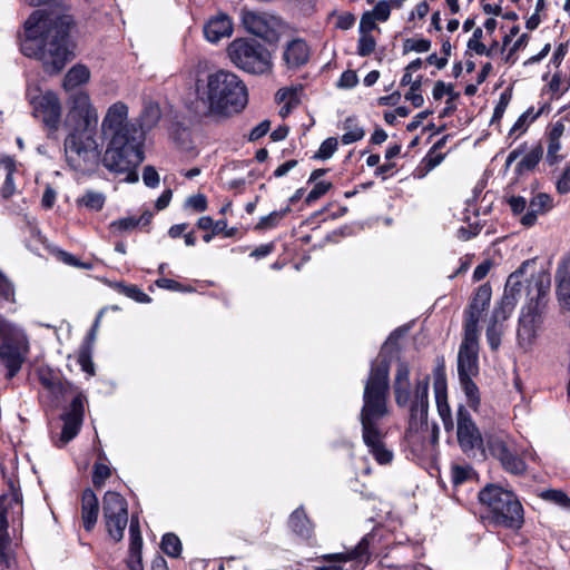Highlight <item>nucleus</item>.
<instances>
[{"label": "nucleus", "instance_id": "nucleus-36", "mask_svg": "<svg viewBox=\"0 0 570 570\" xmlns=\"http://www.w3.org/2000/svg\"><path fill=\"white\" fill-rule=\"evenodd\" d=\"M344 134L341 138L344 145H351L364 138L365 131L355 117H347L343 124Z\"/></svg>", "mask_w": 570, "mask_h": 570}, {"label": "nucleus", "instance_id": "nucleus-64", "mask_svg": "<svg viewBox=\"0 0 570 570\" xmlns=\"http://www.w3.org/2000/svg\"><path fill=\"white\" fill-rule=\"evenodd\" d=\"M557 190L560 194L570 191V166L566 167L562 175L557 181Z\"/></svg>", "mask_w": 570, "mask_h": 570}, {"label": "nucleus", "instance_id": "nucleus-49", "mask_svg": "<svg viewBox=\"0 0 570 570\" xmlns=\"http://www.w3.org/2000/svg\"><path fill=\"white\" fill-rule=\"evenodd\" d=\"M483 37V31L481 28H476L473 31L472 37L468 41V49L474 51L476 55H487L489 56V50L482 43L481 39Z\"/></svg>", "mask_w": 570, "mask_h": 570}, {"label": "nucleus", "instance_id": "nucleus-4", "mask_svg": "<svg viewBox=\"0 0 570 570\" xmlns=\"http://www.w3.org/2000/svg\"><path fill=\"white\" fill-rule=\"evenodd\" d=\"M429 376L417 380L415 383L413 400L410 403L409 424L405 432V441L415 455L425 454L434 446L439 438V429L435 424L430 428L429 414Z\"/></svg>", "mask_w": 570, "mask_h": 570}, {"label": "nucleus", "instance_id": "nucleus-62", "mask_svg": "<svg viewBox=\"0 0 570 570\" xmlns=\"http://www.w3.org/2000/svg\"><path fill=\"white\" fill-rule=\"evenodd\" d=\"M40 382L45 387H47L53 393L60 392L62 390V384L59 382L57 377L52 376L50 373H41Z\"/></svg>", "mask_w": 570, "mask_h": 570}, {"label": "nucleus", "instance_id": "nucleus-40", "mask_svg": "<svg viewBox=\"0 0 570 570\" xmlns=\"http://www.w3.org/2000/svg\"><path fill=\"white\" fill-rule=\"evenodd\" d=\"M514 307L515 304L513 302L502 297L493 308L489 322L503 326L504 321H507L510 317Z\"/></svg>", "mask_w": 570, "mask_h": 570}, {"label": "nucleus", "instance_id": "nucleus-16", "mask_svg": "<svg viewBox=\"0 0 570 570\" xmlns=\"http://www.w3.org/2000/svg\"><path fill=\"white\" fill-rule=\"evenodd\" d=\"M456 438L461 450L465 454L475 455L476 451L484 452V439L471 414L463 405H460L456 411Z\"/></svg>", "mask_w": 570, "mask_h": 570}, {"label": "nucleus", "instance_id": "nucleus-28", "mask_svg": "<svg viewBox=\"0 0 570 570\" xmlns=\"http://www.w3.org/2000/svg\"><path fill=\"white\" fill-rule=\"evenodd\" d=\"M553 207V199L549 194L539 193L529 203L527 213L521 217L520 223L524 227H531L537 223L539 215H544Z\"/></svg>", "mask_w": 570, "mask_h": 570}, {"label": "nucleus", "instance_id": "nucleus-39", "mask_svg": "<svg viewBox=\"0 0 570 570\" xmlns=\"http://www.w3.org/2000/svg\"><path fill=\"white\" fill-rule=\"evenodd\" d=\"M543 156V148L540 144L534 146L529 153H527L520 163L517 165V173L522 174L530 171L537 167Z\"/></svg>", "mask_w": 570, "mask_h": 570}, {"label": "nucleus", "instance_id": "nucleus-55", "mask_svg": "<svg viewBox=\"0 0 570 570\" xmlns=\"http://www.w3.org/2000/svg\"><path fill=\"white\" fill-rule=\"evenodd\" d=\"M121 293L139 303L150 302V297L135 285L122 286Z\"/></svg>", "mask_w": 570, "mask_h": 570}, {"label": "nucleus", "instance_id": "nucleus-3", "mask_svg": "<svg viewBox=\"0 0 570 570\" xmlns=\"http://www.w3.org/2000/svg\"><path fill=\"white\" fill-rule=\"evenodd\" d=\"M197 97L213 115L230 116L242 111L248 101L243 80L230 71L218 70L207 76L205 83H197Z\"/></svg>", "mask_w": 570, "mask_h": 570}, {"label": "nucleus", "instance_id": "nucleus-33", "mask_svg": "<svg viewBox=\"0 0 570 570\" xmlns=\"http://www.w3.org/2000/svg\"><path fill=\"white\" fill-rule=\"evenodd\" d=\"M89 79L90 70L85 65H76L66 73L62 87L66 91H70L87 83Z\"/></svg>", "mask_w": 570, "mask_h": 570}, {"label": "nucleus", "instance_id": "nucleus-61", "mask_svg": "<svg viewBox=\"0 0 570 570\" xmlns=\"http://www.w3.org/2000/svg\"><path fill=\"white\" fill-rule=\"evenodd\" d=\"M78 363L81 366V370L86 372L89 376L95 374V366L91 361L90 353L87 350H83L78 355Z\"/></svg>", "mask_w": 570, "mask_h": 570}, {"label": "nucleus", "instance_id": "nucleus-37", "mask_svg": "<svg viewBox=\"0 0 570 570\" xmlns=\"http://www.w3.org/2000/svg\"><path fill=\"white\" fill-rule=\"evenodd\" d=\"M460 384L461 387L466 396V403L468 405L474 410L478 411L481 400H480V393L476 384L472 381V376H461Z\"/></svg>", "mask_w": 570, "mask_h": 570}, {"label": "nucleus", "instance_id": "nucleus-7", "mask_svg": "<svg viewBox=\"0 0 570 570\" xmlns=\"http://www.w3.org/2000/svg\"><path fill=\"white\" fill-rule=\"evenodd\" d=\"M227 55L235 67L248 73H268L273 67L269 50L252 39L233 40L227 47Z\"/></svg>", "mask_w": 570, "mask_h": 570}, {"label": "nucleus", "instance_id": "nucleus-18", "mask_svg": "<svg viewBox=\"0 0 570 570\" xmlns=\"http://www.w3.org/2000/svg\"><path fill=\"white\" fill-rule=\"evenodd\" d=\"M479 333L464 332V340L458 354V373L461 376H474L479 372Z\"/></svg>", "mask_w": 570, "mask_h": 570}, {"label": "nucleus", "instance_id": "nucleus-10", "mask_svg": "<svg viewBox=\"0 0 570 570\" xmlns=\"http://www.w3.org/2000/svg\"><path fill=\"white\" fill-rule=\"evenodd\" d=\"M66 159L76 170L94 167L99 159L95 132H69L65 139Z\"/></svg>", "mask_w": 570, "mask_h": 570}, {"label": "nucleus", "instance_id": "nucleus-47", "mask_svg": "<svg viewBox=\"0 0 570 570\" xmlns=\"http://www.w3.org/2000/svg\"><path fill=\"white\" fill-rule=\"evenodd\" d=\"M376 47V40L372 35L360 33L357 42V55L361 57L370 56Z\"/></svg>", "mask_w": 570, "mask_h": 570}, {"label": "nucleus", "instance_id": "nucleus-35", "mask_svg": "<svg viewBox=\"0 0 570 570\" xmlns=\"http://www.w3.org/2000/svg\"><path fill=\"white\" fill-rule=\"evenodd\" d=\"M550 105L543 104L538 110H535L533 107L528 108L514 122L510 130V135L513 134H523L529 125L533 122L540 115L548 114L550 111Z\"/></svg>", "mask_w": 570, "mask_h": 570}, {"label": "nucleus", "instance_id": "nucleus-41", "mask_svg": "<svg viewBox=\"0 0 570 570\" xmlns=\"http://www.w3.org/2000/svg\"><path fill=\"white\" fill-rule=\"evenodd\" d=\"M540 498L544 501L554 503L558 507L570 510V498L562 490L549 489L540 493Z\"/></svg>", "mask_w": 570, "mask_h": 570}, {"label": "nucleus", "instance_id": "nucleus-2", "mask_svg": "<svg viewBox=\"0 0 570 570\" xmlns=\"http://www.w3.org/2000/svg\"><path fill=\"white\" fill-rule=\"evenodd\" d=\"M389 374L390 364L385 358H377L371 364L360 414L363 442L380 464H387L393 459V453L384 444L386 430L382 423L389 414Z\"/></svg>", "mask_w": 570, "mask_h": 570}, {"label": "nucleus", "instance_id": "nucleus-57", "mask_svg": "<svg viewBox=\"0 0 570 570\" xmlns=\"http://www.w3.org/2000/svg\"><path fill=\"white\" fill-rule=\"evenodd\" d=\"M560 149L561 141H548L546 159L550 166L558 164L562 159V156L559 154Z\"/></svg>", "mask_w": 570, "mask_h": 570}, {"label": "nucleus", "instance_id": "nucleus-51", "mask_svg": "<svg viewBox=\"0 0 570 570\" xmlns=\"http://www.w3.org/2000/svg\"><path fill=\"white\" fill-rule=\"evenodd\" d=\"M110 468L102 463H96L92 472V483L96 488H101L105 481L110 476Z\"/></svg>", "mask_w": 570, "mask_h": 570}, {"label": "nucleus", "instance_id": "nucleus-25", "mask_svg": "<svg viewBox=\"0 0 570 570\" xmlns=\"http://www.w3.org/2000/svg\"><path fill=\"white\" fill-rule=\"evenodd\" d=\"M309 56V46L301 38L287 42L283 51V60L288 69H298L306 65Z\"/></svg>", "mask_w": 570, "mask_h": 570}, {"label": "nucleus", "instance_id": "nucleus-58", "mask_svg": "<svg viewBox=\"0 0 570 570\" xmlns=\"http://www.w3.org/2000/svg\"><path fill=\"white\" fill-rule=\"evenodd\" d=\"M406 50L415 52H426L431 48V41L428 39H407L404 45Z\"/></svg>", "mask_w": 570, "mask_h": 570}, {"label": "nucleus", "instance_id": "nucleus-32", "mask_svg": "<svg viewBox=\"0 0 570 570\" xmlns=\"http://www.w3.org/2000/svg\"><path fill=\"white\" fill-rule=\"evenodd\" d=\"M288 525L293 532L302 538L307 539L312 535L313 525L303 507H299L292 512L288 518Z\"/></svg>", "mask_w": 570, "mask_h": 570}, {"label": "nucleus", "instance_id": "nucleus-30", "mask_svg": "<svg viewBox=\"0 0 570 570\" xmlns=\"http://www.w3.org/2000/svg\"><path fill=\"white\" fill-rule=\"evenodd\" d=\"M368 537L365 535L356 547L346 552L328 553L322 556V559L328 562L345 563L348 561L363 562L368 560Z\"/></svg>", "mask_w": 570, "mask_h": 570}, {"label": "nucleus", "instance_id": "nucleus-60", "mask_svg": "<svg viewBox=\"0 0 570 570\" xmlns=\"http://www.w3.org/2000/svg\"><path fill=\"white\" fill-rule=\"evenodd\" d=\"M186 206L196 212H204L207 208V198L203 194L193 195L187 198Z\"/></svg>", "mask_w": 570, "mask_h": 570}, {"label": "nucleus", "instance_id": "nucleus-21", "mask_svg": "<svg viewBox=\"0 0 570 570\" xmlns=\"http://www.w3.org/2000/svg\"><path fill=\"white\" fill-rule=\"evenodd\" d=\"M85 413V396L78 394L70 403L69 411L62 415L63 428L61 432V441L68 443L79 432Z\"/></svg>", "mask_w": 570, "mask_h": 570}, {"label": "nucleus", "instance_id": "nucleus-63", "mask_svg": "<svg viewBox=\"0 0 570 570\" xmlns=\"http://www.w3.org/2000/svg\"><path fill=\"white\" fill-rule=\"evenodd\" d=\"M375 20L370 12L364 13L360 21V33L371 35L373 30L377 29Z\"/></svg>", "mask_w": 570, "mask_h": 570}, {"label": "nucleus", "instance_id": "nucleus-15", "mask_svg": "<svg viewBox=\"0 0 570 570\" xmlns=\"http://www.w3.org/2000/svg\"><path fill=\"white\" fill-rule=\"evenodd\" d=\"M240 21L248 33H252L265 41L273 42L278 39V31L282 22L275 16L243 8Z\"/></svg>", "mask_w": 570, "mask_h": 570}, {"label": "nucleus", "instance_id": "nucleus-26", "mask_svg": "<svg viewBox=\"0 0 570 570\" xmlns=\"http://www.w3.org/2000/svg\"><path fill=\"white\" fill-rule=\"evenodd\" d=\"M129 554L127 558V567L130 570H144L141 549L142 538L139 529V520L131 517L129 524Z\"/></svg>", "mask_w": 570, "mask_h": 570}, {"label": "nucleus", "instance_id": "nucleus-17", "mask_svg": "<svg viewBox=\"0 0 570 570\" xmlns=\"http://www.w3.org/2000/svg\"><path fill=\"white\" fill-rule=\"evenodd\" d=\"M541 324L542 316L538 303L531 301L522 307L517 330L518 345L523 352H530L534 346Z\"/></svg>", "mask_w": 570, "mask_h": 570}, {"label": "nucleus", "instance_id": "nucleus-5", "mask_svg": "<svg viewBox=\"0 0 570 570\" xmlns=\"http://www.w3.org/2000/svg\"><path fill=\"white\" fill-rule=\"evenodd\" d=\"M479 501L494 525L520 529L523 524V508L512 491L488 484L479 492Z\"/></svg>", "mask_w": 570, "mask_h": 570}, {"label": "nucleus", "instance_id": "nucleus-24", "mask_svg": "<svg viewBox=\"0 0 570 570\" xmlns=\"http://www.w3.org/2000/svg\"><path fill=\"white\" fill-rule=\"evenodd\" d=\"M233 30L232 18L227 13L217 12L205 23L204 36L209 42L217 43L223 38H229Z\"/></svg>", "mask_w": 570, "mask_h": 570}, {"label": "nucleus", "instance_id": "nucleus-52", "mask_svg": "<svg viewBox=\"0 0 570 570\" xmlns=\"http://www.w3.org/2000/svg\"><path fill=\"white\" fill-rule=\"evenodd\" d=\"M6 168H7L8 173L6 175V179L1 187L0 193H1V196L7 199V198L11 197L16 190L13 177H12L13 164L10 159H8Z\"/></svg>", "mask_w": 570, "mask_h": 570}, {"label": "nucleus", "instance_id": "nucleus-6", "mask_svg": "<svg viewBox=\"0 0 570 570\" xmlns=\"http://www.w3.org/2000/svg\"><path fill=\"white\" fill-rule=\"evenodd\" d=\"M107 148L101 158V163L110 173H127L126 181L136 183L138 175L132 170L144 160L141 149V139H119L117 144L114 140H107Z\"/></svg>", "mask_w": 570, "mask_h": 570}, {"label": "nucleus", "instance_id": "nucleus-29", "mask_svg": "<svg viewBox=\"0 0 570 570\" xmlns=\"http://www.w3.org/2000/svg\"><path fill=\"white\" fill-rule=\"evenodd\" d=\"M99 514V501L91 489H86L81 495V520L86 531H91Z\"/></svg>", "mask_w": 570, "mask_h": 570}, {"label": "nucleus", "instance_id": "nucleus-54", "mask_svg": "<svg viewBox=\"0 0 570 570\" xmlns=\"http://www.w3.org/2000/svg\"><path fill=\"white\" fill-rule=\"evenodd\" d=\"M421 88V80H415L410 87V91L405 95V99L411 101L415 108H419L423 105L424 99L423 96L419 92Z\"/></svg>", "mask_w": 570, "mask_h": 570}, {"label": "nucleus", "instance_id": "nucleus-44", "mask_svg": "<svg viewBox=\"0 0 570 570\" xmlns=\"http://www.w3.org/2000/svg\"><path fill=\"white\" fill-rule=\"evenodd\" d=\"M288 212H289L288 207L285 209H282V210L272 212L267 216H264L259 219L256 228L271 229V228L276 227Z\"/></svg>", "mask_w": 570, "mask_h": 570}, {"label": "nucleus", "instance_id": "nucleus-19", "mask_svg": "<svg viewBox=\"0 0 570 570\" xmlns=\"http://www.w3.org/2000/svg\"><path fill=\"white\" fill-rule=\"evenodd\" d=\"M492 289L489 284L478 287L473 298L464 312V332L479 333V322L483 312L489 307Z\"/></svg>", "mask_w": 570, "mask_h": 570}, {"label": "nucleus", "instance_id": "nucleus-42", "mask_svg": "<svg viewBox=\"0 0 570 570\" xmlns=\"http://www.w3.org/2000/svg\"><path fill=\"white\" fill-rule=\"evenodd\" d=\"M139 225L137 217L129 216L109 224V229L114 235H120L122 233L131 232Z\"/></svg>", "mask_w": 570, "mask_h": 570}, {"label": "nucleus", "instance_id": "nucleus-45", "mask_svg": "<svg viewBox=\"0 0 570 570\" xmlns=\"http://www.w3.org/2000/svg\"><path fill=\"white\" fill-rule=\"evenodd\" d=\"M533 285L537 291V301L543 297L550 289L551 278L546 272H540L532 278Z\"/></svg>", "mask_w": 570, "mask_h": 570}, {"label": "nucleus", "instance_id": "nucleus-43", "mask_svg": "<svg viewBox=\"0 0 570 570\" xmlns=\"http://www.w3.org/2000/svg\"><path fill=\"white\" fill-rule=\"evenodd\" d=\"M161 549L169 557H178L181 552V542L174 533H167L163 537Z\"/></svg>", "mask_w": 570, "mask_h": 570}, {"label": "nucleus", "instance_id": "nucleus-20", "mask_svg": "<svg viewBox=\"0 0 570 570\" xmlns=\"http://www.w3.org/2000/svg\"><path fill=\"white\" fill-rule=\"evenodd\" d=\"M13 508L20 509L19 500L12 494H0V559L6 566L11 561L9 553L11 538L8 532V517L9 511Z\"/></svg>", "mask_w": 570, "mask_h": 570}, {"label": "nucleus", "instance_id": "nucleus-9", "mask_svg": "<svg viewBox=\"0 0 570 570\" xmlns=\"http://www.w3.org/2000/svg\"><path fill=\"white\" fill-rule=\"evenodd\" d=\"M26 97L32 108V116L42 121L49 136L56 134L61 124L62 107L53 91H41L37 85H28Z\"/></svg>", "mask_w": 570, "mask_h": 570}, {"label": "nucleus", "instance_id": "nucleus-11", "mask_svg": "<svg viewBox=\"0 0 570 570\" xmlns=\"http://www.w3.org/2000/svg\"><path fill=\"white\" fill-rule=\"evenodd\" d=\"M65 125L70 129V132L96 131L98 112L87 92L77 91L69 96Z\"/></svg>", "mask_w": 570, "mask_h": 570}, {"label": "nucleus", "instance_id": "nucleus-23", "mask_svg": "<svg viewBox=\"0 0 570 570\" xmlns=\"http://www.w3.org/2000/svg\"><path fill=\"white\" fill-rule=\"evenodd\" d=\"M410 372L407 363L403 361L397 363L393 381V392L395 402L400 407L407 406L413 400Z\"/></svg>", "mask_w": 570, "mask_h": 570}, {"label": "nucleus", "instance_id": "nucleus-13", "mask_svg": "<svg viewBox=\"0 0 570 570\" xmlns=\"http://www.w3.org/2000/svg\"><path fill=\"white\" fill-rule=\"evenodd\" d=\"M101 131L105 139L114 140V144L119 139H141L135 125L129 122L128 106L122 101L109 106L101 122Z\"/></svg>", "mask_w": 570, "mask_h": 570}, {"label": "nucleus", "instance_id": "nucleus-53", "mask_svg": "<svg viewBox=\"0 0 570 570\" xmlns=\"http://www.w3.org/2000/svg\"><path fill=\"white\" fill-rule=\"evenodd\" d=\"M332 187V184L328 181H318L314 185L312 190L307 194L306 203L311 204L321 198L323 195H325L330 188Z\"/></svg>", "mask_w": 570, "mask_h": 570}, {"label": "nucleus", "instance_id": "nucleus-12", "mask_svg": "<svg viewBox=\"0 0 570 570\" xmlns=\"http://www.w3.org/2000/svg\"><path fill=\"white\" fill-rule=\"evenodd\" d=\"M29 350L28 335L20 326L1 342L0 367L6 370L7 379H12L21 370Z\"/></svg>", "mask_w": 570, "mask_h": 570}, {"label": "nucleus", "instance_id": "nucleus-31", "mask_svg": "<svg viewBox=\"0 0 570 570\" xmlns=\"http://www.w3.org/2000/svg\"><path fill=\"white\" fill-rule=\"evenodd\" d=\"M529 261L523 262L515 272L509 275L504 286V293L502 296L503 298H508L509 301L517 304L522 291L521 278L524 275L525 268L529 266Z\"/></svg>", "mask_w": 570, "mask_h": 570}, {"label": "nucleus", "instance_id": "nucleus-50", "mask_svg": "<svg viewBox=\"0 0 570 570\" xmlns=\"http://www.w3.org/2000/svg\"><path fill=\"white\" fill-rule=\"evenodd\" d=\"M337 145H338V141L334 137H330V138L325 139L321 144L317 153L315 154V158H318V159L331 158L333 156V154L336 151Z\"/></svg>", "mask_w": 570, "mask_h": 570}, {"label": "nucleus", "instance_id": "nucleus-48", "mask_svg": "<svg viewBox=\"0 0 570 570\" xmlns=\"http://www.w3.org/2000/svg\"><path fill=\"white\" fill-rule=\"evenodd\" d=\"M301 89L298 88H281L276 95L275 99L278 104H293L298 105L299 104V94Z\"/></svg>", "mask_w": 570, "mask_h": 570}, {"label": "nucleus", "instance_id": "nucleus-8", "mask_svg": "<svg viewBox=\"0 0 570 570\" xmlns=\"http://www.w3.org/2000/svg\"><path fill=\"white\" fill-rule=\"evenodd\" d=\"M485 444L491 455L500 461L502 468L511 474H523L527 471L524 458L535 460V454L523 451L519 455L513 438L507 432L492 431L485 433Z\"/></svg>", "mask_w": 570, "mask_h": 570}, {"label": "nucleus", "instance_id": "nucleus-22", "mask_svg": "<svg viewBox=\"0 0 570 570\" xmlns=\"http://www.w3.org/2000/svg\"><path fill=\"white\" fill-rule=\"evenodd\" d=\"M433 390L435 394L438 413L442 420L444 430L450 432L454 428V422L452 419L451 407L448 402L445 376L441 370H438L434 373Z\"/></svg>", "mask_w": 570, "mask_h": 570}, {"label": "nucleus", "instance_id": "nucleus-34", "mask_svg": "<svg viewBox=\"0 0 570 570\" xmlns=\"http://www.w3.org/2000/svg\"><path fill=\"white\" fill-rule=\"evenodd\" d=\"M161 117V110L158 104L154 101H146L138 118L140 129L148 131L157 126Z\"/></svg>", "mask_w": 570, "mask_h": 570}, {"label": "nucleus", "instance_id": "nucleus-1", "mask_svg": "<svg viewBox=\"0 0 570 570\" xmlns=\"http://www.w3.org/2000/svg\"><path fill=\"white\" fill-rule=\"evenodd\" d=\"M71 18L58 11L37 10L26 21L24 56L42 62L48 73L61 71L69 59L68 35Z\"/></svg>", "mask_w": 570, "mask_h": 570}, {"label": "nucleus", "instance_id": "nucleus-59", "mask_svg": "<svg viewBox=\"0 0 570 570\" xmlns=\"http://www.w3.org/2000/svg\"><path fill=\"white\" fill-rule=\"evenodd\" d=\"M144 184L148 187L155 188L159 184V175L153 166H146L142 171Z\"/></svg>", "mask_w": 570, "mask_h": 570}, {"label": "nucleus", "instance_id": "nucleus-27", "mask_svg": "<svg viewBox=\"0 0 570 570\" xmlns=\"http://www.w3.org/2000/svg\"><path fill=\"white\" fill-rule=\"evenodd\" d=\"M556 294L562 311H570V258H564L556 272Z\"/></svg>", "mask_w": 570, "mask_h": 570}, {"label": "nucleus", "instance_id": "nucleus-56", "mask_svg": "<svg viewBox=\"0 0 570 570\" xmlns=\"http://www.w3.org/2000/svg\"><path fill=\"white\" fill-rule=\"evenodd\" d=\"M471 473L470 465H454L452 466V481L454 484H461L470 478Z\"/></svg>", "mask_w": 570, "mask_h": 570}, {"label": "nucleus", "instance_id": "nucleus-46", "mask_svg": "<svg viewBox=\"0 0 570 570\" xmlns=\"http://www.w3.org/2000/svg\"><path fill=\"white\" fill-rule=\"evenodd\" d=\"M503 334V326L490 323L487 328V340L491 350L497 351L501 345V336Z\"/></svg>", "mask_w": 570, "mask_h": 570}, {"label": "nucleus", "instance_id": "nucleus-38", "mask_svg": "<svg viewBox=\"0 0 570 570\" xmlns=\"http://www.w3.org/2000/svg\"><path fill=\"white\" fill-rule=\"evenodd\" d=\"M106 203L105 194L96 190H87L81 197L77 199L78 206L86 207L92 212H100Z\"/></svg>", "mask_w": 570, "mask_h": 570}, {"label": "nucleus", "instance_id": "nucleus-14", "mask_svg": "<svg viewBox=\"0 0 570 570\" xmlns=\"http://www.w3.org/2000/svg\"><path fill=\"white\" fill-rule=\"evenodd\" d=\"M102 514L109 535L116 541L124 538L128 524L126 499L115 491H107L102 499Z\"/></svg>", "mask_w": 570, "mask_h": 570}]
</instances>
